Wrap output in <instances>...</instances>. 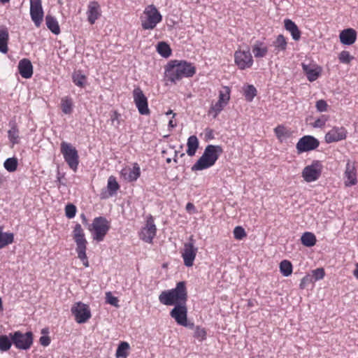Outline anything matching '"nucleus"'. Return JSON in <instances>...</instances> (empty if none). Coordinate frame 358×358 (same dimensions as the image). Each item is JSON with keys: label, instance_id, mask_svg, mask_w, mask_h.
Here are the masks:
<instances>
[{"label": "nucleus", "instance_id": "nucleus-1", "mask_svg": "<svg viewBox=\"0 0 358 358\" xmlns=\"http://www.w3.org/2000/svg\"><path fill=\"white\" fill-rule=\"evenodd\" d=\"M195 67L185 61H171L166 67L165 78L171 83H176L183 78L192 77Z\"/></svg>", "mask_w": 358, "mask_h": 358}, {"label": "nucleus", "instance_id": "nucleus-2", "mask_svg": "<svg viewBox=\"0 0 358 358\" xmlns=\"http://www.w3.org/2000/svg\"><path fill=\"white\" fill-rule=\"evenodd\" d=\"M187 293L185 282H179L173 289L162 292L159 296V302L165 306H176L186 303Z\"/></svg>", "mask_w": 358, "mask_h": 358}, {"label": "nucleus", "instance_id": "nucleus-3", "mask_svg": "<svg viewBox=\"0 0 358 358\" xmlns=\"http://www.w3.org/2000/svg\"><path fill=\"white\" fill-rule=\"evenodd\" d=\"M222 152L220 145H207L201 157L192 166V171H201L213 166Z\"/></svg>", "mask_w": 358, "mask_h": 358}, {"label": "nucleus", "instance_id": "nucleus-4", "mask_svg": "<svg viewBox=\"0 0 358 358\" xmlns=\"http://www.w3.org/2000/svg\"><path fill=\"white\" fill-rule=\"evenodd\" d=\"M73 238L76 243L78 257L83 262L85 267L89 266V262L86 255L87 241L85 237L84 231L80 224H76L73 231Z\"/></svg>", "mask_w": 358, "mask_h": 358}, {"label": "nucleus", "instance_id": "nucleus-5", "mask_svg": "<svg viewBox=\"0 0 358 358\" xmlns=\"http://www.w3.org/2000/svg\"><path fill=\"white\" fill-rule=\"evenodd\" d=\"M140 20L144 30H152L162 20V16L156 6L151 4L145 8Z\"/></svg>", "mask_w": 358, "mask_h": 358}, {"label": "nucleus", "instance_id": "nucleus-6", "mask_svg": "<svg viewBox=\"0 0 358 358\" xmlns=\"http://www.w3.org/2000/svg\"><path fill=\"white\" fill-rule=\"evenodd\" d=\"M110 222L104 217H95L89 230L92 232V238L98 242L102 241L110 229Z\"/></svg>", "mask_w": 358, "mask_h": 358}, {"label": "nucleus", "instance_id": "nucleus-7", "mask_svg": "<svg viewBox=\"0 0 358 358\" xmlns=\"http://www.w3.org/2000/svg\"><path fill=\"white\" fill-rule=\"evenodd\" d=\"M13 345L19 350H27L31 348L33 344V334L31 331L22 333L20 331L10 333L9 334Z\"/></svg>", "mask_w": 358, "mask_h": 358}, {"label": "nucleus", "instance_id": "nucleus-8", "mask_svg": "<svg viewBox=\"0 0 358 358\" xmlns=\"http://www.w3.org/2000/svg\"><path fill=\"white\" fill-rule=\"evenodd\" d=\"M61 152L69 166L76 171L79 163V156L77 150L69 143H61Z\"/></svg>", "mask_w": 358, "mask_h": 358}, {"label": "nucleus", "instance_id": "nucleus-9", "mask_svg": "<svg viewBox=\"0 0 358 358\" xmlns=\"http://www.w3.org/2000/svg\"><path fill=\"white\" fill-rule=\"evenodd\" d=\"M170 315L178 324L185 327L193 328L194 324L187 322V308L186 303L176 304L171 310Z\"/></svg>", "mask_w": 358, "mask_h": 358}, {"label": "nucleus", "instance_id": "nucleus-10", "mask_svg": "<svg viewBox=\"0 0 358 358\" xmlns=\"http://www.w3.org/2000/svg\"><path fill=\"white\" fill-rule=\"evenodd\" d=\"M322 165L320 161H313L310 165L306 166L302 171V177L307 182L316 181L321 176Z\"/></svg>", "mask_w": 358, "mask_h": 358}, {"label": "nucleus", "instance_id": "nucleus-11", "mask_svg": "<svg viewBox=\"0 0 358 358\" xmlns=\"http://www.w3.org/2000/svg\"><path fill=\"white\" fill-rule=\"evenodd\" d=\"M234 62L237 66L244 70L250 68L253 64V59L250 50H238L234 53Z\"/></svg>", "mask_w": 358, "mask_h": 358}, {"label": "nucleus", "instance_id": "nucleus-12", "mask_svg": "<svg viewBox=\"0 0 358 358\" xmlns=\"http://www.w3.org/2000/svg\"><path fill=\"white\" fill-rule=\"evenodd\" d=\"M134 102L141 115H149L148 99L140 87H136L133 90Z\"/></svg>", "mask_w": 358, "mask_h": 358}, {"label": "nucleus", "instance_id": "nucleus-13", "mask_svg": "<svg viewBox=\"0 0 358 358\" xmlns=\"http://www.w3.org/2000/svg\"><path fill=\"white\" fill-rule=\"evenodd\" d=\"M320 145L319 141L312 136H304L299 139L296 148L299 154L316 149Z\"/></svg>", "mask_w": 358, "mask_h": 358}, {"label": "nucleus", "instance_id": "nucleus-14", "mask_svg": "<svg viewBox=\"0 0 358 358\" xmlns=\"http://www.w3.org/2000/svg\"><path fill=\"white\" fill-rule=\"evenodd\" d=\"M71 312L75 316L76 322L80 324L86 322L91 317L89 307L81 302L75 304L71 308Z\"/></svg>", "mask_w": 358, "mask_h": 358}, {"label": "nucleus", "instance_id": "nucleus-15", "mask_svg": "<svg viewBox=\"0 0 358 358\" xmlns=\"http://www.w3.org/2000/svg\"><path fill=\"white\" fill-rule=\"evenodd\" d=\"M157 232V228L154 223V219L150 215L146 220L145 226L141 229L140 238L143 241L151 243Z\"/></svg>", "mask_w": 358, "mask_h": 358}, {"label": "nucleus", "instance_id": "nucleus-16", "mask_svg": "<svg viewBox=\"0 0 358 358\" xmlns=\"http://www.w3.org/2000/svg\"><path fill=\"white\" fill-rule=\"evenodd\" d=\"M197 250V248H196L194 245L192 238H190V241L189 243H185L184 244L182 257L184 261V264L186 266L190 267L193 265Z\"/></svg>", "mask_w": 358, "mask_h": 358}, {"label": "nucleus", "instance_id": "nucleus-17", "mask_svg": "<svg viewBox=\"0 0 358 358\" xmlns=\"http://www.w3.org/2000/svg\"><path fill=\"white\" fill-rule=\"evenodd\" d=\"M30 15L36 27H39L43 18L41 0H30Z\"/></svg>", "mask_w": 358, "mask_h": 358}, {"label": "nucleus", "instance_id": "nucleus-18", "mask_svg": "<svg viewBox=\"0 0 358 358\" xmlns=\"http://www.w3.org/2000/svg\"><path fill=\"white\" fill-rule=\"evenodd\" d=\"M347 131L344 127H334L325 135L327 143L337 142L346 138Z\"/></svg>", "mask_w": 358, "mask_h": 358}, {"label": "nucleus", "instance_id": "nucleus-19", "mask_svg": "<svg viewBox=\"0 0 358 358\" xmlns=\"http://www.w3.org/2000/svg\"><path fill=\"white\" fill-rule=\"evenodd\" d=\"M344 176L345 178H346L345 180V186L349 187L357 184V170L355 164L350 160H348L347 162Z\"/></svg>", "mask_w": 358, "mask_h": 358}, {"label": "nucleus", "instance_id": "nucleus-20", "mask_svg": "<svg viewBox=\"0 0 358 358\" xmlns=\"http://www.w3.org/2000/svg\"><path fill=\"white\" fill-rule=\"evenodd\" d=\"M101 8L97 1H90L88 4L87 15L88 22L93 24L101 16Z\"/></svg>", "mask_w": 358, "mask_h": 358}, {"label": "nucleus", "instance_id": "nucleus-21", "mask_svg": "<svg viewBox=\"0 0 358 358\" xmlns=\"http://www.w3.org/2000/svg\"><path fill=\"white\" fill-rule=\"evenodd\" d=\"M121 175L127 182L136 181L141 175L140 168L135 164L133 168L126 167L122 169Z\"/></svg>", "mask_w": 358, "mask_h": 358}, {"label": "nucleus", "instance_id": "nucleus-22", "mask_svg": "<svg viewBox=\"0 0 358 358\" xmlns=\"http://www.w3.org/2000/svg\"><path fill=\"white\" fill-rule=\"evenodd\" d=\"M303 72L306 73L308 80L313 82L317 79L322 72L321 67L318 66H311L302 63L301 64Z\"/></svg>", "mask_w": 358, "mask_h": 358}, {"label": "nucleus", "instance_id": "nucleus-23", "mask_svg": "<svg viewBox=\"0 0 358 358\" xmlns=\"http://www.w3.org/2000/svg\"><path fill=\"white\" fill-rule=\"evenodd\" d=\"M18 70L24 78H29L33 74V66L28 59H22L19 62Z\"/></svg>", "mask_w": 358, "mask_h": 358}, {"label": "nucleus", "instance_id": "nucleus-24", "mask_svg": "<svg viewBox=\"0 0 358 358\" xmlns=\"http://www.w3.org/2000/svg\"><path fill=\"white\" fill-rule=\"evenodd\" d=\"M339 38L343 44L347 45H352L357 38L356 31L352 28L344 29L340 33Z\"/></svg>", "mask_w": 358, "mask_h": 358}, {"label": "nucleus", "instance_id": "nucleus-25", "mask_svg": "<svg viewBox=\"0 0 358 358\" xmlns=\"http://www.w3.org/2000/svg\"><path fill=\"white\" fill-rule=\"evenodd\" d=\"M9 40V34L8 29L6 27L0 26V52L2 53H7L8 42Z\"/></svg>", "mask_w": 358, "mask_h": 358}, {"label": "nucleus", "instance_id": "nucleus-26", "mask_svg": "<svg viewBox=\"0 0 358 358\" xmlns=\"http://www.w3.org/2000/svg\"><path fill=\"white\" fill-rule=\"evenodd\" d=\"M285 27L289 31L294 41L299 40L301 37V32L299 30L296 24L291 20L287 19L285 20Z\"/></svg>", "mask_w": 358, "mask_h": 358}, {"label": "nucleus", "instance_id": "nucleus-27", "mask_svg": "<svg viewBox=\"0 0 358 358\" xmlns=\"http://www.w3.org/2000/svg\"><path fill=\"white\" fill-rule=\"evenodd\" d=\"M274 47L273 52L277 55L281 51H285L287 48V41L283 35L280 34L273 42Z\"/></svg>", "mask_w": 358, "mask_h": 358}, {"label": "nucleus", "instance_id": "nucleus-28", "mask_svg": "<svg viewBox=\"0 0 358 358\" xmlns=\"http://www.w3.org/2000/svg\"><path fill=\"white\" fill-rule=\"evenodd\" d=\"M45 24L47 27L54 34L58 35L60 33V28L55 17L47 15L45 17Z\"/></svg>", "mask_w": 358, "mask_h": 358}, {"label": "nucleus", "instance_id": "nucleus-29", "mask_svg": "<svg viewBox=\"0 0 358 358\" xmlns=\"http://www.w3.org/2000/svg\"><path fill=\"white\" fill-rule=\"evenodd\" d=\"M252 52L256 58H261L266 56L268 48L262 42L256 41L252 46Z\"/></svg>", "mask_w": 358, "mask_h": 358}, {"label": "nucleus", "instance_id": "nucleus-30", "mask_svg": "<svg viewBox=\"0 0 358 358\" xmlns=\"http://www.w3.org/2000/svg\"><path fill=\"white\" fill-rule=\"evenodd\" d=\"M187 153L189 156L195 155L196 151L199 147V141L196 136H191L187 139Z\"/></svg>", "mask_w": 358, "mask_h": 358}, {"label": "nucleus", "instance_id": "nucleus-31", "mask_svg": "<svg viewBox=\"0 0 358 358\" xmlns=\"http://www.w3.org/2000/svg\"><path fill=\"white\" fill-rule=\"evenodd\" d=\"M129 348L130 346L127 342H121L118 345V347L115 352L116 358H127L128 356V350H129Z\"/></svg>", "mask_w": 358, "mask_h": 358}, {"label": "nucleus", "instance_id": "nucleus-32", "mask_svg": "<svg viewBox=\"0 0 358 358\" xmlns=\"http://www.w3.org/2000/svg\"><path fill=\"white\" fill-rule=\"evenodd\" d=\"M301 243L306 247H312L316 243V237L311 232H305L301 237Z\"/></svg>", "mask_w": 358, "mask_h": 358}, {"label": "nucleus", "instance_id": "nucleus-33", "mask_svg": "<svg viewBox=\"0 0 358 358\" xmlns=\"http://www.w3.org/2000/svg\"><path fill=\"white\" fill-rule=\"evenodd\" d=\"M274 132L278 139L282 141L290 136V132L282 125H278L274 129Z\"/></svg>", "mask_w": 358, "mask_h": 358}, {"label": "nucleus", "instance_id": "nucleus-34", "mask_svg": "<svg viewBox=\"0 0 358 358\" xmlns=\"http://www.w3.org/2000/svg\"><path fill=\"white\" fill-rule=\"evenodd\" d=\"M107 188L110 196H113L119 189L120 185L114 176H111L108 178Z\"/></svg>", "mask_w": 358, "mask_h": 358}, {"label": "nucleus", "instance_id": "nucleus-35", "mask_svg": "<svg viewBox=\"0 0 358 358\" xmlns=\"http://www.w3.org/2000/svg\"><path fill=\"white\" fill-rule=\"evenodd\" d=\"M158 53L163 57L167 58L171 54L169 45L165 42H159L157 46Z\"/></svg>", "mask_w": 358, "mask_h": 358}, {"label": "nucleus", "instance_id": "nucleus-36", "mask_svg": "<svg viewBox=\"0 0 358 358\" xmlns=\"http://www.w3.org/2000/svg\"><path fill=\"white\" fill-rule=\"evenodd\" d=\"M62 110L65 114H71L73 110V102L71 98L65 96L61 101Z\"/></svg>", "mask_w": 358, "mask_h": 358}, {"label": "nucleus", "instance_id": "nucleus-37", "mask_svg": "<svg viewBox=\"0 0 358 358\" xmlns=\"http://www.w3.org/2000/svg\"><path fill=\"white\" fill-rule=\"evenodd\" d=\"M13 241V234L3 233L0 231V248H3L12 243Z\"/></svg>", "mask_w": 358, "mask_h": 358}, {"label": "nucleus", "instance_id": "nucleus-38", "mask_svg": "<svg viewBox=\"0 0 358 358\" xmlns=\"http://www.w3.org/2000/svg\"><path fill=\"white\" fill-rule=\"evenodd\" d=\"M280 270L281 273L287 277L290 275L292 273V265L291 262L288 260H283L280 264Z\"/></svg>", "mask_w": 358, "mask_h": 358}, {"label": "nucleus", "instance_id": "nucleus-39", "mask_svg": "<svg viewBox=\"0 0 358 358\" xmlns=\"http://www.w3.org/2000/svg\"><path fill=\"white\" fill-rule=\"evenodd\" d=\"M8 138L14 145L18 143L19 131L16 125L13 124L8 131Z\"/></svg>", "mask_w": 358, "mask_h": 358}, {"label": "nucleus", "instance_id": "nucleus-40", "mask_svg": "<svg viewBox=\"0 0 358 358\" xmlns=\"http://www.w3.org/2000/svg\"><path fill=\"white\" fill-rule=\"evenodd\" d=\"M12 340L6 335L0 336V350L1 352L8 351L12 345Z\"/></svg>", "mask_w": 358, "mask_h": 358}, {"label": "nucleus", "instance_id": "nucleus-41", "mask_svg": "<svg viewBox=\"0 0 358 358\" xmlns=\"http://www.w3.org/2000/svg\"><path fill=\"white\" fill-rule=\"evenodd\" d=\"M4 168L9 172H13L17 169V160L15 157L8 158L3 164Z\"/></svg>", "mask_w": 358, "mask_h": 358}, {"label": "nucleus", "instance_id": "nucleus-42", "mask_svg": "<svg viewBox=\"0 0 358 358\" xmlns=\"http://www.w3.org/2000/svg\"><path fill=\"white\" fill-rule=\"evenodd\" d=\"M244 95L248 101H252L257 95L256 88L252 85H248L244 90Z\"/></svg>", "mask_w": 358, "mask_h": 358}, {"label": "nucleus", "instance_id": "nucleus-43", "mask_svg": "<svg viewBox=\"0 0 358 358\" xmlns=\"http://www.w3.org/2000/svg\"><path fill=\"white\" fill-rule=\"evenodd\" d=\"M86 77L80 72H76L73 74V81L74 84L78 87H83Z\"/></svg>", "mask_w": 358, "mask_h": 358}, {"label": "nucleus", "instance_id": "nucleus-44", "mask_svg": "<svg viewBox=\"0 0 358 358\" xmlns=\"http://www.w3.org/2000/svg\"><path fill=\"white\" fill-rule=\"evenodd\" d=\"M194 337L199 341L205 340L206 338V331L205 329L197 326L194 330Z\"/></svg>", "mask_w": 358, "mask_h": 358}, {"label": "nucleus", "instance_id": "nucleus-45", "mask_svg": "<svg viewBox=\"0 0 358 358\" xmlns=\"http://www.w3.org/2000/svg\"><path fill=\"white\" fill-rule=\"evenodd\" d=\"M224 90V91L220 92L218 101L223 102L227 105L230 99V90L228 87H225Z\"/></svg>", "mask_w": 358, "mask_h": 358}, {"label": "nucleus", "instance_id": "nucleus-46", "mask_svg": "<svg viewBox=\"0 0 358 358\" xmlns=\"http://www.w3.org/2000/svg\"><path fill=\"white\" fill-rule=\"evenodd\" d=\"M226 106L223 102H220L217 101L215 104H213L211 108L210 112H213V117H216L217 115L223 110L224 107Z\"/></svg>", "mask_w": 358, "mask_h": 358}, {"label": "nucleus", "instance_id": "nucleus-47", "mask_svg": "<svg viewBox=\"0 0 358 358\" xmlns=\"http://www.w3.org/2000/svg\"><path fill=\"white\" fill-rule=\"evenodd\" d=\"M233 233L234 238L237 240H241L247 236L245 229L240 226L236 227Z\"/></svg>", "mask_w": 358, "mask_h": 358}, {"label": "nucleus", "instance_id": "nucleus-48", "mask_svg": "<svg viewBox=\"0 0 358 358\" xmlns=\"http://www.w3.org/2000/svg\"><path fill=\"white\" fill-rule=\"evenodd\" d=\"M325 275L324 270L322 268H318L313 271H312V279L313 278L315 281L321 280L324 278Z\"/></svg>", "mask_w": 358, "mask_h": 358}, {"label": "nucleus", "instance_id": "nucleus-49", "mask_svg": "<svg viewBox=\"0 0 358 358\" xmlns=\"http://www.w3.org/2000/svg\"><path fill=\"white\" fill-rule=\"evenodd\" d=\"M106 303H108L115 307L119 306L118 299L116 296H114L110 292L106 293Z\"/></svg>", "mask_w": 358, "mask_h": 358}, {"label": "nucleus", "instance_id": "nucleus-50", "mask_svg": "<svg viewBox=\"0 0 358 358\" xmlns=\"http://www.w3.org/2000/svg\"><path fill=\"white\" fill-rule=\"evenodd\" d=\"M339 60L341 63L348 64L353 59V57L350 55L348 51H342L339 54Z\"/></svg>", "mask_w": 358, "mask_h": 358}, {"label": "nucleus", "instance_id": "nucleus-51", "mask_svg": "<svg viewBox=\"0 0 358 358\" xmlns=\"http://www.w3.org/2000/svg\"><path fill=\"white\" fill-rule=\"evenodd\" d=\"M76 213V208L73 204H68L65 208L66 216L68 218H73L75 217Z\"/></svg>", "mask_w": 358, "mask_h": 358}, {"label": "nucleus", "instance_id": "nucleus-52", "mask_svg": "<svg viewBox=\"0 0 358 358\" xmlns=\"http://www.w3.org/2000/svg\"><path fill=\"white\" fill-rule=\"evenodd\" d=\"M327 120V116L322 115L320 117H319L315 121V122L313 124V127L315 128H322L325 125Z\"/></svg>", "mask_w": 358, "mask_h": 358}, {"label": "nucleus", "instance_id": "nucleus-53", "mask_svg": "<svg viewBox=\"0 0 358 358\" xmlns=\"http://www.w3.org/2000/svg\"><path fill=\"white\" fill-rule=\"evenodd\" d=\"M315 106L319 112H324L327 109V103L322 99L317 101Z\"/></svg>", "mask_w": 358, "mask_h": 358}, {"label": "nucleus", "instance_id": "nucleus-54", "mask_svg": "<svg viewBox=\"0 0 358 358\" xmlns=\"http://www.w3.org/2000/svg\"><path fill=\"white\" fill-rule=\"evenodd\" d=\"M312 277L310 275H306V276H304L301 280V282H300V288L301 289H304L306 288V285L310 282H312Z\"/></svg>", "mask_w": 358, "mask_h": 358}, {"label": "nucleus", "instance_id": "nucleus-55", "mask_svg": "<svg viewBox=\"0 0 358 358\" xmlns=\"http://www.w3.org/2000/svg\"><path fill=\"white\" fill-rule=\"evenodd\" d=\"M39 342L41 345L46 347L50 343V338L48 336H43L40 338Z\"/></svg>", "mask_w": 358, "mask_h": 358}, {"label": "nucleus", "instance_id": "nucleus-56", "mask_svg": "<svg viewBox=\"0 0 358 358\" xmlns=\"http://www.w3.org/2000/svg\"><path fill=\"white\" fill-rule=\"evenodd\" d=\"M119 116H120V115L116 111L113 112V113L110 116V120H111L113 124L115 125V122L117 123V124H119V120H118Z\"/></svg>", "mask_w": 358, "mask_h": 358}, {"label": "nucleus", "instance_id": "nucleus-57", "mask_svg": "<svg viewBox=\"0 0 358 358\" xmlns=\"http://www.w3.org/2000/svg\"><path fill=\"white\" fill-rule=\"evenodd\" d=\"M353 275L358 279V263L356 264V268L353 271Z\"/></svg>", "mask_w": 358, "mask_h": 358}, {"label": "nucleus", "instance_id": "nucleus-58", "mask_svg": "<svg viewBox=\"0 0 358 358\" xmlns=\"http://www.w3.org/2000/svg\"><path fill=\"white\" fill-rule=\"evenodd\" d=\"M194 208V206L192 203H188L186 206V209L190 210Z\"/></svg>", "mask_w": 358, "mask_h": 358}, {"label": "nucleus", "instance_id": "nucleus-59", "mask_svg": "<svg viewBox=\"0 0 358 358\" xmlns=\"http://www.w3.org/2000/svg\"><path fill=\"white\" fill-rule=\"evenodd\" d=\"M169 126L171 128H173L176 126V123H173V121L172 120H169Z\"/></svg>", "mask_w": 358, "mask_h": 358}, {"label": "nucleus", "instance_id": "nucleus-60", "mask_svg": "<svg viewBox=\"0 0 358 358\" xmlns=\"http://www.w3.org/2000/svg\"><path fill=\"white\" fill-rule=\"evenodd\" d=\"M81 217H82V220H83V223L85 224H87V218H86V217H85V215L84 214L81 215Z\"/></svg>", "mask_w": 358, "mask_h": 358}, {"label": "nucleus", "instance_id": "nucleus-61", "mask_svg": "<svg viewBox=\"0 0 358 358\" xmlns=\"http://www.w3.org/2000/svg\"><path fill=\"white\" fill-rule=\"evenodd\" d=\"M4 178L3 175L0 173V185L3 182Z\"/></svg>", "mask_w": 358, "mask_h": 358}, {"label": "nucleus", "instance_id": "nucleus-62", "mask_svg": "<svg viewBox=\"0 0 358 358\" xmlns=\"http://www.w3.org/2000/svg\"><path fill=\"white\" fill-rule=\"evenodd\" d=\"M166 114V115L173 114V117H174L176 115V113H173L171 110H169Z\"/></svg>", "mask_w": 358, "mask_h": 358}, {"label": "nucleus", "instance_id": "nucleus-63", "mask_svg": "<svg viewBox=\"0 0 358 358\" xmlns=\"http://www.w3.org/2000/svg\"><path fill=\"white\" fill-rule=\"evenodd\" d=\"M10 0H0V2L2 3H8Z\"/></svg>", "mask_w": 358, "mask_h": 358}, {"label": "nucleus", "instance_id": "nucleus-64", "mask_svg": "<svg viewBox=\"0 0 358 358\" xmlns=\"http://www.w3.org/2000/svg\"><path fill=\"white\" fill-rule=\"evenodd\" d=\"M166 161L167 163H170L171 162V158H167Z\"/></svg>", "mask_w": 358, "mask_h": 358}]
</instances>
